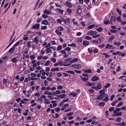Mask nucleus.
Listing matches in <instances>:
<instances>
[{
	"label": "nucleus",
	"mask_w": 126,
	"mask_h": 126,
	"mask_svg": "<svg viewBox=\"0 0 126 126\" xmlns=\"http://www.w3.org/2000/svg\"><path fill=\"white\" fill-rule=\"evenodd\" d=\"M71 58H69L65 59L64 61L63 66H67L69 65L71 63Z\"/></svg>",
	"instance_id": "obj_1"
},
{
	"label": "nucleus",
	"mask_w": 126,
	"mask_h": 126,
	"mask_svg": "<svg viewBox=\"0 0 126 126\" xmlns=\"http://www.w3.org/2000/svg\"><path fill=\"white\" fill-rule=\"evenodd\" d=\"M71 66L78 69H80L81 67V65L79 64H73L71 65Z\"/></svg>",
	"instance_id": "obj_2"
},
{
	"label": "nucleus",
	"mask_w": 126,
	"mask_h": 126,
	"mask_svg": "<svg viewBox=\"0 0 126 126\" xmlns=\"http://www.w3.org/2000/svg\"><path fill=\"white\" fill-rule=\"evenodd\" d=\"M76 11L77 13L78 14H80L82 12V10L81 7L79 6H77V7Z\"/></svg>",
	"instance_id": "obj_3"
},
{
	"label": "nucleus",
	"mask_w": 126,
	"mask_h": 126,
	"mask_svg": "<svg viewBox=\"0 0 126 126\" xmlns=\"http://www.w3.org/2000/svg\"><path fill=\"white\" fill-rule=\"evenodd\" d=\"M40 26V25L39 24H35L33 25V26L32 27V29H37L39 28Z\"/></svg>",
	"instance_id": "obj_4"
},
{
	"label": "nucleus",
	"mask_w": 126,
	"mask_h": 126,
	"mask_svg": "<svg viewBox=\"0 0 126 126\" xmlns=\"http://www.w3.org/2000/svg\"><path fill=\"white\" fill-rule=\"evenodd\" d=\"M102 86H101V84L99 83L97 84V86L96 87V90H98L101 89L102 88Z\"/></svg>",
	"instance_id": "obj_5"
},
{
	"label": "nucleus",
	"mask_w": 126,
	"mask_h": 126,
	"mask_svg": "<svg viewBox=\"0 0 126 126\" xmlns=\"http://www.w3.org/2000/svg\"><path fill=\"white\" fill-rule=\"evenodd\" d=\"M99 79V78L98 77H96L95 76L93 77L91 79V80L93 81H95L98 80Z\"/></svg>",
	"instance_id": "obj_6"
},
{
	"label": "nucleus",
	"mask_w": 126,
	"mask_h": 126,
	"mask_svg": "<svg viewBox=\"0 0 126 126\" xmlns=\"http://www.w3.org/2000/svg\"><path fill=\"white\" fill-rule=\"evenodd\" d=\"M89 43V42L87 41H84L83 43V45L85 46H88Z\"/></svg>",
	"instance_id": "obj_7"
},
{
	"label": "nucleus",
	"mask_w": 126,
	"mask_h": 126,
	"mask_svg": "<svg viewBox=\"0 0 126 126\" xmlns=\"http://www.w3.org/2000/svg\"><path fill=\"white\" fill-rule=\"evenodd\" d=\"M15 47L13 46L12 48H10L8 50L9 53H10L13 52L15 50Z\"/></svg>",
	"instance_id": "obj_8"
},
{
	"label": "nucleus",
	"mask_w": 126,
	"mask_h": 126,
	"mask_svg": "<svg viewBox=\"0 0 126 126\" xmlns=\"http://www.w3.org/2000/svg\"><path fill=\"white\" fill-rule=\"evenodd\" d=\"M85 84L87 86H91L94 84V83H90L89 81H87L85 83Z\"/></svg>",
	"instance_id": "obj_9"
},
{
	"label": "nucleus",
	"mask_w": 126,
	"mask_h": 126,
	"mask_svg": "<svg viewBox=\"0 0 126 126\" xmlns=\"http://www.w3.org/2000/svg\"><path fill=\"white\" fill-rule=\"evenodd\" d=\"M122 112H117L116 113L113 114L112 116H120L121 115Z\"/></svg>",
	"instance_id": "obj_10"
},
{
	"label": "nucleus",
	"mask_w": 126,
	"mask_h": 126,
	"mask_svg": "<svg viewBox=\"0 0 126 126\" xmlns=\"http://www.w3.org/2000/svg\"><path fill=\"white\" fill-rule=\"evenodd\" d=\"M38 36L35 37L34 38V40L33 42L34 43H35L36 44H37L39 42V40L38 39Z\"/></svg>",
	"instance_id": "obj_11"
},
{
	"label": "nucleus",
	"mask_w": 126,
	"mask_h": 126,
	"mask_svg": "<svg viewBox=\"0 0 126 126\" xmlns=\"http://www.w3.org/2000/svg\"><path fill=\"white\" fill-rule=\"evenodd\" d=\"M55 10H56L57 12H58L61 14H63V11L61 9L57 8L55 9Z\"/></svg>",
	"instance_id": "obj_12"
},
{
	"label": "nucleus",
	"mask_w": 126,
	"mask_h": 126,
	"mask_svg": "<svg viewBox=\"0 0 126 126\" xmlns=\"http://www.w3.org/2000/svg\"><path fill=\"white\" fill-rule=\"evenodd\" d=\"M48 23V21L46 19H45L42 22V23L45 25H47Z\"/></svg>",
	"instance_id": "obj_13"
},
{
	"label": "nucleus",
	"mask_w": 126,
	"mask_h": 126,
	"mask_svg": "<svg viewBox=\"0 0 126 126\" xmlns=\"http://www.w3.org/2000/svg\"><path fill=\"white\" fill-rule=\"evenodd\" d=\"M105 90H101L99 91V93L101 94L100 95H101L102 96H103L105 94Z\"/></svg>",
	"instance_id": "obj_14"
},
{
	"label": "nucleus",
	"mask_w": 126,
	"mask_h": 126,
	"mask_svg": "<svg viewBox=\"0 0 126 126\" xmlns=\"http://www.w3.org/2000/svg\"><path fill=\"white\" fill-rule=\"evenodd\" d=\"M11 61L13 63H16L18 61V60H17V58L16 57H15L11 60Z\"/></svg>",
	"instance_id": "obj_15"
},
{
	"label": "nucleus",
	"mask_w": 126,
	"mask_h": 126,
	"mask_svg": "<svg viewBox=\"0 0 126 126\" xmlns=\"http://www.w3.org/2000/svg\"><path fill=\"white\" fill-rule=\"evenodd\" d=\"M50 48H52L54 50H55L56 49V47L55 46H53L52 47H49L47 48L46 50H49L50 49Z\"/></svg>",
	"instance_id": "obj_16"
},
{
	"label": "nucleus",
	"mask_w": 126,
	"mask_h": 126,
	"mask_svg": "<svg viewBox=\"0 0 126 126\" xmlns=\"http://www.w3.org/2000/svg\"><path fill=\"white\" fill-rule=\"evenodd\" d=\"M65 3L69 7L71 8L72 7V5L69 2L67 1L65 2Z\"/></svg>",
	"instance_id": "obj_17"
},
{
	"label": "nucleus",
	"mask_w": 126,
	"mask_h": 126,
	"mask_svg": "<svg viewBox=\"0 0 126 126\" xmlns=\"http://www.w3.org/2000/svg\"><path fill=\"white\" fill-rule=\"evenodd\" d=\"M66 96V94H60L59 95H57V96L58 97H60L61 98H62L65 97Z\"/></svg>",
	"instance_id": "obj_18"
},
{
	"label": "nucleus",
	"mask_w": 126,
	"mask_h": 126,
	"mask_svg": "<svg viewBox=\"0 0 126 126\" xmlns=\"http://www.w3.org/2000/svg\"><path fill=\"white\" fill-rule=\"evenodd\" d=\"M55 32L59 36H60L61 35L62 32L59 31L57 30H55Z\"/></svg>",
	"instance_id": "obj_19"
},
{
	"label": "nucleus",
	"mask_w": 126,
	"mask_h": 126,
	"mask_svg": "<svg viewBox=\"0 0 126 126\" xmlns=\"http://www.w3.org/2000/svg\"><path fill=\"white\" fill-rule=\"evenodd\" d=\"M109 47L110 48H112L113 45H110V44H108L106 45L105 47V48L106 49H107Z\"/></svg>",
	"instance_id": "obj_20"
},
{
	"label": "nucleus",
	"mask_w": 126,
	"mask_h": 126,
	"mask_svg": "<svg viewBox=\"0 0 126 126\" xmlns=\"http://www.w3.org/2000/svg\"><path fill=\"white\" fill-rule=\"evenodd\" d=\"M59 70V69L58 67H55V68H52L51 70V71L54 72L55 71H58Z\"/></svg>",
	"instance_id": "obj_21"
},
{
	"label": "nucleus",
	"mask_w": 126,
	"mask_h": 126,
	"mask_svg": "<svg viewBox=\"0 0 126 126\" xmlns=\"http://www.w3.org/2000/svg\"><path fill=\"white\" fill-rule=\"evenodd\" d=\"M76 40L77 42L79 43L82 42V39L81 38H79L76 39Z\"/></svg>",
	"instance_id": "obj_22"
},
{
	"label": "nucleus",
	"mask_w": 126,
	"mask_h": 126,
	"mask_svg": "<svg viewBox=\"0 0 126 126\" xmlns=\"http://www.w3.org/2000/svg\"><path fill=\"white\" fill-rule=\"evenodd\" d=\"M39 73L42 74V75L44 76L46 74V72L43 70H41L39 71Z\"/></svg>",
	"instance_id": "obj_23"
},
{
	"label": "nucleus",
	"mask_w": 126,
	"mask_h": 126,
	"mask_svg": "<svg viewBox=\"0 0 126 126\" xmlns=\"http://www.w3.org/2000/svg\"><path fill=\"white\" fill-rule=\"evenodd\" d=\"M78 59L77 58H75L72 60H71V63H74L78 61Z\"/></svg>",
	"instance_id": "obj_24"
},
{
	"label": "nucleus",
	"mask_w": 126,
	"mask_h": 126,
	"mask_svg": "<svg viewBox=\"0 0 126 126\" xmlns=\"http://www.w3.org/2000/svg\"><path fill=\"white\" fill-rule=\"evenodd\" d=\"M115 124L116 125H117L118 126H125V123L124 122H122L121 123L119 124H117L116 123Z\"/></svg>",
	"instance_id": "obj_25"
},
{
	"label": "nucleus",
	"mask_w": 126,
	"mask_h": 126,
	"mask_svg": "<svg viewBox=\"0 0 126 126\" xmlns=\"http://www.w3.org/2000/svg\"><path fill=\"white\" fill-rule=\"evenodd\" d=\"M44 13L48 15H49L50 14L49 11H48L47 9H45L44 11Z\"/></svg>",
	"instance_id": "obj_26"
},
{
	"label": "nucleus",
	"mask_w": 126,
	"mask_h": 126,
	"mask_svg": "<svg viewBox=\"0 0 126 126\" xmlns=\"http://www.w3.org/2000/svg\"><path fill=\"white\" fill-rule=\"evenodd\" d=\"M84 72L85 73H91L92 72V71L90 69H87L84 70Z\"/></svg>",
	"instance_id": "obj_27"
},
{
	"label": "nucleus",
	"mask_w": 126,
	"mask_h": 126,
	"mask_svg": "<svg viewBox=\"0 0 126 126\" xmlns=\"http://www.w3.org/2000/svg\"><path fill=\"white\" fill-rule=\"evenodd\" d=\"M102 96L101 95H99L96 98V99L97 100H101L102 98L104 97Z\"/></svg>",
	"instance_id": "obj_28"
},
{
	"label": "nucleus",
	"mask_w": 126,
	"mask_h": 126,
	"mask_svg": "<svg viewBox=\"0 0 126 126\" xmlns=\"http://www.w3.org/2000/svg\"><path fill=\"white\" fill-rule=\"evenodd\" d=\"M122 119L120 117H118L116 119V121L117 122H120L122 120Z\"/></svg>",
	"instance_id": "obj_29"
},
{
	"label": "nucleus",
	"mask_w": 126,
	"mask_h": 126,
	"mask_svg": "<svg viewBox=\"0 0 126 126\" xmlns=\"http://www.w3.org/2000/svg\"><path fill=\"white\" fill-rule=\"evenodd\" d=\"M108 96L106 97L105 98L103 99H102V100L103 101H104L105 102H107L108 101V100H109Z\"/></svg>",
	"instance_id": "obj_30"
},
{
	"label": "nucleus",
	"mask_w": 126,
	"mask_h": 126,
	"mask_svg": "<svg viewBox=\"0 0 126 126\" xmlns=\"http://www.w3.org/2000/svg\"><path fill=\"white\" fill-rule=\"evenodd\" d=\"M95 26L93 24L91 25H90L88 26L87 28L89 29H91L95 27Z\"/></svg>",
	"instance_id": "obj_31"
},
{
	"label": "nucleus",
	"mask_w": 126,
	"mask_h": 126,
	"mask_svg": "<svg viewBox=\"0 0 126 126\" xmlns=\"http://www.w3.org/2000/svg\"><path fill=\"white\" fill-rule=\"evenodd\" d=\"M105 103L104 102H100L99 103V105L101 106H104L105 105Z\"/></svg>",
	"instance_id": "obj_32"
},
{
	"label": "nucleus",
	"mask_w": 126,
	"mask_h": 126,
	"mask_svg": "<svg viewBox=\"0 0 126 126\" xmlns=\"http://www.w3.org/2000/svg\"><path fill=\"white\" fill-rule=\"evenodd\" d=\"M58 30L60 31H63L64 30L63 28L62 27H57Z\"/></svg>",
	"instance_id": "obj_33"
},
{
	"label": "nucleus",
	"mask_w": 126,
	"mask_h": 126,
	"mask_svg": "<svg viewBox=\"0 0 126 126\" xmlns=\"http://www.w3.org/2000/svg\"><path fill=\"white\" fill-rule=\"evenodd\" d=\"M65 72L66 73H69L71 74H74L75 73L74 71H66Z\"/></svg>",
	"instance_id": "obj_34"
},
{
	"label": "nucleus",
	"mask_w": 126,
	"mask_h": 126,
	"mask_svg": "<svg viewBox=\"0 0 126 126\" xmlns=\"http://www.w3.org/2000/svg\"><path fill=\"white\" fill-rule=\"evenodd\" d=\"M103 29L101 27H100L98 29H97L96 30L97 31L99 32H101L103 30Z\"/></svg>",
	"instance_id": "obj_35"
},
{
	"label": "nucleus",
	"mask_w": 126,
	"mask_h": 126,
	"mask_svg": "<svg viewBox=\"0 0 126 126\" xmlns=\"http://www.w3.org/2000/svg\"><path fill=\"white\" fill-rule=\"evenodd\" d=\"M118 22H121L122 20H121V18H120V17L119 16L117 18H116Z\"/></svg>",
	"instance_id": "obj_36"
},
{
	"label": "nucleus",
	"mask_w": 126,
	"mask_h": 126,
	"mask_svg": "<svg viewBox=\"0 0 126 126\" xmlns=\"http://www.w3.org/2000/svg\"><path fill=\"white\" fill-rule=\"evenodd\" d=\"M62 48V45H59L57 47V50L58 51L60 50Z\"/></svg>",
	"instance_id": "obj_37"
},
{
	"label": "nucleus",
	"mask_w": 126,
	"mask_h": 126,
	"mask_svg": "<svg viewBox=\"0 0 126 126\" xmlns=\"http://www.w3.org/2000/svg\"><path fill=\"white\" fill-rule=\"evenodd\" d=\"M50 62H51L50 60L47 61L46 63L44 64V65L46 66H48L49 64V63Z\"/></svg>",
	"instance_id": "obj_38"
},
{
	"label": "nucleus",
	"mask_w": 126,
	"mask_h": 126,
	"mask_svg": "<svg viewBox=\"0 0 126 126\" xmlns=\"http://www.w3.org/2000/svg\"><path fill=\"white\" fill-rule=\"evenodd\" d=\"M91 41L93 43H95L96 44H98V40H92Z\"/></svg>",
	"instance_id": "obj_39"
},
{
	"label": "nucleus",
	"mask_w": 126,
	"mask_h": 126,
	"mask_svg": "<svg viewBox=\"0 0 126 126\" xmlns=\"http://www.w3.org/2000/svg\"><path fill=\"white\" fill-rule=\"evenodd\" d=\"M74 113V112H70V113L67 114L66 115V116L67 117H69V116H71L72 115H73Z\"/></svg>",
	"instance_id": "obj_40"
},
{
	"label": "nucleus",
	"mask_w": 126,
	"mask_h": 126,
	"mask_svg": "<svg viewBox=\"0 0 126 126\" xmlns=\"http://www.w3.org/2000/svg\"><path fill=\"white\" fill-rule=\"evenodd\" d=\"M91 35L93 36L94 35H95L96 33L97 32L96 31H93L91 30Z\"/></svg>",
	"instance_id": "obj_41"
},
{
	"label": "nucleus",
	"mask_w": 126,
	"mask_h": 126,
	"mask_svg": "<svg viewBox=\"0 0 126 126\" xmlns=\"http://www.w3.org/2000/svg\"><path fill=\"white\" fill-rule=\"evenodd\" d=\"M47 26H41V30H45L47 28Z\"/></svg>",
	"instance_id": "obj_42"
},
{
	"label": "nucleus",
	"mask_w": 126,
	"mask_h": 126,
	"mask_svg": "<svg viewBox=\"0 0 126 126\" xmlns=\"http://www.w3.org/2000/svg\"><path fill=\"white\" fill-rule=\"evenodd\" d=\"M77 95L76 93H71L69 94V95H72L74 97H75Z\"/></svg>",
	"instance_id": "obj_43"
},
{
	"label": "nucleus",
	"mask_w": 126,
	"mask_h": 126,
	"mask_svg": "<svg viewBox=\"0 0 126 126\" xmlns=\"http://www.w3.org/2000/svg\"><path fill=\"white\" fill-rule=\"evenodd\" d=\"M20 44L19 42L18 41L13 46L14 47H17Z\"/></svg>",
	"instance_id": "obj_44"
},
{
	"label": "nucleus",
	"mask_w": 126,
	"mask_h": 126,
	"mask_svg": "<svg viewBox=\"0 0 126 126\" xmlns=\"http://www.w3.org/2000/svg\"><path fill=\"white\" fill-rule=\"evenodd\" d=\"M123 103V102L121 101L117 105V106H116V107H119V106L122 105Z\"/></svg>",
	"instance_id": "obj_45"
},
{
	"label": "nucleus",
	"mask_w": 126,
	"mask_h": 126,
	"mask_svg": "<svg viewBox=\"0 0 126 126\" xmlns=\"http://www.w3.org/2000/svg\"><path fill=\"white\" fill-rule=\"evenodd\" d=\"M63 62L62 61H59L58 62L59 65L61 66H62L63 65Z\"/></svg>",
	"instance_id": "obj_46"
},
{
	"label": "nucleus",
	"mask_w": 126,
	"mask_h": 126,
	"mask_svg": "<svg viewBox=\"0 0 126 126\" xmlns=\"http://www.w3.org/2000/svg\"><path fill=\"white\" fill-rule=\"evenodd\" d=\"M82 79L83 81L85 82L88 80V79L85 77H83L82 78Z\"/></svg>",
	"instance_id": "obj_47"
},
{
	"label": "nucleus",
	"mask_w": 126,
	"mask_h": 126,
	"mask_svg": "<svg viewBox=\"0 0 126 126\" xmlns=\"http://www.w3.org/2000/svg\"><path fill=\"white\" fill-rule=\"evenodd\" d=\"M7 79H4L3 80L2 82L4 84H6L7 81Z\"/></svg>",
	"instance_id": "obj_48"
},
{
	"label": "nucleus",
	"mask_w": 126,
	"mask_h": 126,
	"mask_svg": "<svg viewBox=\"0 0 126 126\" xmlns=\"http://www.w3.org/2000/svg\"><path fill=\"white\" fill-rule=\"evenodd\" d=\"M111 33H116L117 32V31L116 30L111 29L110 31Z\"/></svg>",
	"instance_id": "obj_49"
},
{
	"label": "nucleus",
	"mask_w": 126,
	"mask_h": 126,
	"mask_svg": "<svg viewBox=\"0 0 126 126\" xmlns=\"http://www.w3.org/2000/svg\"><path fill=\"white\" fill-rule=\"evenodd\" d=\"M35 58V57L34 55H32L30 56V58L32 60L34 59Z\"/></svg>",
	"instance_id": "obj_50"
},
{
	"label": "nucleus",
	"mask_w": 126,
	"mask_h": 126,
	"mask_svg": "<svg viewBox=\"0 0 126 126\" xmlns=\"http://www.w3.org/2000/svg\"><path fill=\"white\" fill-rule=\"evenodd\" d=\"M64 50H65L68 51H69L71 50V48L69 47H67L65 48L64 49Z\"/></svg>",
	"instance_id": "obj_51"
},
{
	"label": "nucleus",
	"mask_w": 126,
	"mask_h": 126,
	"mask_svg": "<svg viewBox=\"0 0 126 126\" xmlns=\"http://www.w3.org/2000/svg\"><path fill=\"white\" fill-rule=\"evenodd\" d=\"M57 21L59 23H61L62 22V20L60 19H58L57 20Z\"/></svg>",
	"instance_id": "obj_52"
},
{
	"label": "nucleus",
	"mask_w": 126,
	"mask_h": 126,
	"mask_svg": "<svg viewBox=\"0 0 126 126\" xmlns=\"http://www.w3.org/2000/svg\"><path fill=\"white\" fill-rule=\"evenodd\" d=\"M51 60L53 63H55L56 62V60L55 58H52L51 59Z\"/></svg>",
	"instance_id": "obj_53"
},
{
	"label": "nucleus",
	"mask_w": 126,
	"mask_h": 126,
	"mask_svg": "<svg viewBox=\"0 0 126 126\" xmlns=\"http://www.w3.org/2000/svg\"><path fill=\"white\" fill-rule=\"evenodd\" d=\"M118 102L117 100H116V101H114L113 103H112L111 104L112 106H114L115 104L117 103Z\"/></svg>",
	"instance_id": "obj_54"
},
{
	"label": "nucleus",
	"mask_w": 126,
	"mask_h": 126,
	"mask_svg": "<svg viewBox=\"0 0 126 126\" xmlns=\"http://www.w3.org/2000/svg\"><path fill=\"white\" fill-rule=\"evenodd\" d=\"M116 11L118 13L119 15H121V11L119 10L118 8L116 9Z\"/></svg>",
	"instance_id": "obj_55"
},
{
	"label": "nucleus",
	"mask_w": 126,
	"mask_h": 126,
	"mask_svg": "<svg viewBox=\"0 0 126 126\" xmlns=\"http://www.w3.org/2000/svg\"><path fill=\"white\" fill-rule=\"evenodd\" d=\"M48 16L44 14H43L42 15V17L44 18H46Z\"/></svg>",
	"instance_id": "obj_56"
},
{
	"label": "nucleus",
	"mask_w": 126,
	"mask_h": 126,
	"mask_svg": "<svg viewBox=\"0 0 126 126\" xmlns=\"http://www.w3.org/2000/svg\"><path fill=\"white\" fill-rule=\"evenodd\" d=\"M63 87L62 86L59 85L57 87V89L58 90H61L62 89Z\"/></svg>",
	"instance_id": "obj_57"
},
{
	"label": "nucleus",
	"mask_w": 126,
	"mask_h": 126,
	"mask_svg": "<svg viewBox=\"0 0 126 126\" xmlns=\"http://www.w3.org/2000/svg\"><path fill=\"white\" fill-rule=\"evenodd\" d=\"M67 11L69 14H70V13L72 12V10L69 8H67Z\"/></svg>",
	"instance_id": "obj_58"
},
{
	"label": "nucleus",
	"mask_w": 126,
	"mask_h": 126,
	"mask_svg": "<svg viewBox=\"0 0 126 126\" xmlns=\"http://www.w3.org/2000/svg\"><path fill=\"white\" fill-rule=\"evenodd\" d=\"M114 38V36L113 35H112L110 37L109 39V41H110L112 40Z\"/></svg>",
	"instance_id": "obj_59"
},
{
	"label": "nucleus",
	"mask_w": 126,
	"mask_h": 126,
	"mask_svg": "<svg viewBox=\"0 0 126 126\" xmlns=\"http://www.w3.org/2000/svg\"><path fill=\"white\" fill-rule=\"evenodd\" d=\"M114 107H112L109 108V111L110 112L114 110Z\"/></svg>",
	"instance_id": "obj_60"
},
{
	"label": "nucleus",
	"mask_w": 126,
	"mask_h": 126,
	"mask_svg": "<svg viewBox=\"0 0 126 126\" xmlns=\"http://www.w3.org/2000/svg\"><path fill=\"white\" fill-rule=\"evenodd\" d=\"M85 38L88 40H90L92 39L91 37L89 36H87L85 37Z\"/></svg>",
	"instance_id": "obj_61"
},
{
	"label": "nucleus",
	"mask_w": 126,
	"mask_h": 126,
	"mask_svg": "<svg viewBox=\"0 0 126 126\" xmlns=\"http://www.w3.org/2000/svg\"><path fill=\"white\" fill-rule=\"evenodd\" d=\"M36 33L39 36H40L42 35V32L41 31L37 32Z\"/></svg>",
	"instance_id": "obj_62"
},
{
	"label": "nucleus",
	"mask_w": 126,
	"mask_h": 126,
	"mask_svg": "<svg viewBox=\"0 0 126 126\" xmlns=\"http://www.w3.org/2000/svg\"><path fill=\"white\" fill-rule=\"evenodd\" d=\"M24 79V78L23 76H21L20 78V81L21 82L23 81Z\"/></svg>",
	"instance_id": "obj_63"
},
{
	"label": "nucleus",
	"mask_w": 126,
	"mask_h": 126,
	"mask_svg": "<svg viewBox=\"0 0 126 126\" xmlns=\"http://www.w3.org/2000/svg\"><path fill=\"white\" fill-rule=\"evenodd\" d=\"M52 45H54L56 44V43L54 41H50Z\"/></svg>",
	"instance_id": "obj_64"
}]
</instances>
